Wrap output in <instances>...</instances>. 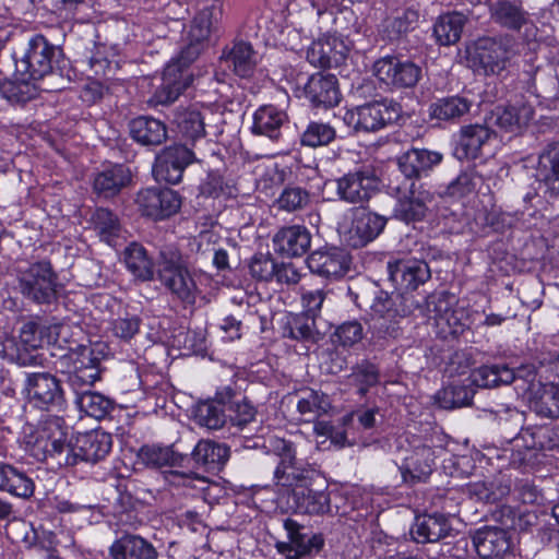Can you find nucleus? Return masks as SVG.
<instances>
[{
  "label": "nucleus",
  "mask_w": 559,
  "mask_h": 559,
  "mask_svg": "<svg viewBox=\"0 0 559 559\" xmlns=\"http://www.w3.org/2000/svg\"><path fill=\"white\" fill-rule=\"evenodd\" d=\"M123 262L134 277L141 281L153 278V262L143 246L131 242L123 251Z\"/></svg>",
  "instance_id": "43"
},
{
  "label": "nucleus",
  "mask_w": 559,
  "mask_h": 559,
  "mask_svg": "<svg viewBox=\"0 0 559 559\" xmlns=\"http://www.w3.org/2000/svg\"><path fill=\"white\" fill-rule=\"evenodd\" d=\"M455 299L448 293H440L435 300L433 320L438 333L443 337L456 336L464 331L462 312L453 309Z\"/></svg>",
  "instance_id": "26"
},
{
  "label": "nucleus",
  "mask_w": 559,
  "mask_h": 559,
  "mask_svg": "<svg viewBox=\"0 0 559 559\" xmlns=\"http://www.w3.org/2000/svg\"><path fill=\"white\" fill-rule=\"evenodd\" d=\"M465 22V16L457 12L441 15L433 26L436 40L443 46L455 44L461 38Z\"/></svg>",
  "instance_id": "44"
},
{
  "label": "nucleus",
  "mask_w": 559,
  "mask_h": 559,
  "mask_svg": "<svg viewBox=\"0 0 559 559\" xmlns=\"http://www.w3.org/2000/svg\"><path fill=\"white\" fill-rule=\"evenodd\" d=\"M139 329L140 319L136 316L120 317L111 323L112 334L124 341L132 338Z\"/></svg>",
  "instance_id": "58"
},
{
  "label": "nucleus",
  "mask_w": 559,
  "mask_h": 559,
  "mask_svg": "<svg viewBox=\"0 0 559 559\" xmlns=\"http://www.w3.org/2000/svg\"><path fill=\"white\" fill-rule=\"evenodd\" d=\"M373 74L389 88L414 87L421 79V68L409 60L395 56H385L373 63Z\"/></svg>",
  "instance_id": "7"
},
{
  "label": "nucleus",
  "mask_w": 559,
  "mask_h": 559,
  "mask_svg": "<svg viewBox=\"0 0 559 559\" xmlns=\"http://www.w3.org/2000/svg\"><path fill=\"white\" fill-rule=\"evenodd\" d=\"M111 443V436L102 430L78 433L74 443L70 442L63 465L73 466L79 461L96 463L109 453Z\"/></svg>",
  "instance_id": "10"
},
{
  "label": "nucleus",
  "mask_w": 559,
  "mask_h": 559,
  "mask_svg": "<svg viewBox=\"0 0 559 559\" xmlns=\"http://www.w3.org/2000/svg\"><path fill=\"white\" fill-rule=\"evenodd\" d=\"M297 412L305 421H313L332 408L326 394L316 390H304L298 395Z\"/></svg>",
  "instance_id": "42"
},
{
  "label": "nucleus",
  "mask_w": 559,
  "mask_h": 559,
  "mask_svg": "<svg viewBox=\"0 0 559 559\" xmlns=\"http://www.w3.org/2000/svg\"><path fill=\"white\" fill-rule=\"evenodd\" d=\"M88 388H84L80 391H74L76 393V404L82 412L86 415L94 417L96 419L104 418L111 408V402L104 395L91 392L87 390Z\"/></svg>",
  "instance_id": "49"
},
{
  "label": "nucleus",
  "mask_w": 559,
  "mask_h": 559,
  "mask_svg": "<svg viewBox=\"0 0 559 559\" xmlns=\"http://www.w3.org/2000/svg\"><path fill=\"white\" fill-rule=\"evenodd\" d=\"M26 391L29 400L39 408L61 405L63 401L60 382L50 373L29 374L26 380Z\"/></svg>",
  "instance_id": "20"
},
{
  "label": "nucleus",
  "mask_w": 559,
  "mask_h": 559,
  "mask_svg": "<svg viewBox=\"0 0 559 559\" xmlns=\"http://www.w3.org/2000/svg\"><path fill=\"white\" fill-rule=\"evenodd\" d=\"M275 262L266 255H255L250 265V273L253 277L261 281H269L274 276Z\"/></svg>",
  "instance_id": "62"
},
{
  "label": "nucleus",
  "mask_w": 559,
  "mask_h": 559,
  "mask_svg": "<svg viewBox=\"0 0 559 559\" xmlns=\"http://www.w3.org/2000/svg\"><path fill=\"white\" fill-rule=\"evenodd\" d=\"M449 519L443 514H423L415 519L411 534L416 543H436L451 533Z\"/></svg>",
  "instance_id": "30"
},
{
  "label": "nucleus",
  "mask_w": 559,
  "mask_h": 559,
  "mask_svg": "<svg viewBox=\"0 0 559 559\" xmlns=\"http://www.w3.org/2000/svg\"><path fill=\"white\" fill-rule=\"evenodd\" d=\"M333 127L323 122H310L301 135V143L310 147L326 145L335 139Z\"/></svg>",
  "instance_id": "52"
},
{
  "label": "nucleus",
  "mask_w": 559,
  "mask_h": 559,
  "mask_svg": "<svg viewBox=\"0 0 559 559\" xmlns=\"http://www.w3.org/2000/svg\"><path fill=\"white\" fill-rule=\"evenodd\" d=\"M139 460L151 467L174 466L179 464L181 456L176 454L170 447L143 445L139 453Z\"/></svg>",
  "instance_id": "50"
},
{
  "label": "nucleus",
  "mask_w": 559,
  "mask_h": 559,
  "mask_svg": "<svg viewBox=\"0 0 559 559\" xmlns=\"http://www.w3.org/2000/svg\"><path fill=\"white\" fill-rule=\"evenodd\" d=\"M525 367L526 366H523L519 369L515 374L514 371L506 365L481 366L472 372V382L479 388H493L511 382L516 384V379L520 378V373Z\"/></svg>",
  "instance_id": "39"
},
{
  "label": "nucleus",
  "mask_w": 559,
  "mask_h": 559,
  "mask_svg": "<svg viewBox=\"0 0 559 559\" xmlns=\"http://www.w3.org/2000/svg\"><path fill=\"white\" fill-rule=\"evenodd\" d=\"M58 52L57 47L43 35H36L29 40L25 56L17 63L19 71L27 74L29 80H40L51 73Z\"/></svg>",
  "instance_id": "12"
},
{
  "label": "nucleus",
  "mask_w": 559,
  "mask_h": 559,
  "mask_svg": "<svg viewBox=\"0 0 559 559\" xmlns=\"http://www.w3.org/2000/svg\"><path fill=\"white\" fill-rule=\"evenodd\" d=\"M433 451L428 445H417L404 459L401 473L405 481H425L432 472Z\"/></svg>",
  "instance_id": "32"
},
{
  "label": "nucleus",
  "mask_w": 559,
  "mask_h": 559,
  "mask_svg": "<svg viewBox=\"0 0 559 559\" xmlns=\"http://www.w3.org/2000/svg\"><path fill=\"white\" fill-rule=\"evenodd\" d=\"M296 523L287 521L285 527L289 534V543H281L277 545L278 551L286 556V559H299V557L310 552L312 549L319 550L323 545L320 536L311 537L301 534L296 527Z\"/></svg>",
  "instance_id": "34"
},
{
  "label": "nucleus",
  "mask_w": 559,
  "mask_h": 559,
  "mask_svg": "<svg viewBox=\"0 0 559 559\" xmlns=\"http://www.w3.org/2000/svg\"><path fill=\"white\" fill-rule=\"evenodd\" d=\"M92 223L99 238L111 247H117L126 239V230L120 225L118 217L107 209H97Z\"/></svg>",
  "instance_id": "37"
},
{
  "label": "nucleus",
  "mask_w": 559,
  "mask_h": 559,
  "mask_svg": "<svg viewBox=\"0 0 559 559\" xmlns=\"http://www.w3.org/2000/svg\"><path fill=\"white\" fill-rule=\"evenodd\" d=\"M174 121L178 130L189 139L194 140L204 135V117L195 106L177 110Z\"/></svg>",
  "instance_id": "48"
},
{
  "label": "nucleus",
  "mask_w": 559,
  "mask_h": 559,
  "mask_svg": "<svg viewBox=\"0 0 559 559\" xmlns=\"http://www.w3.org/2000/svg\"><path fill=\"white\" fill-rule=\"evenodd\" d=\"M68 429L63 428L60 418H51L40 425L35 431L26 435L25 451L37 461L53 457L63 465L64 455L70 449Z\"/></svg>",
  "instance_id": "3"
},
{
  "label": "nucleus",
  "mask_w": 559,
  "mask_h": 559,
  "mask_svg": "<svg viewBox=\"0 0 559 559\" xmlns=\"http://www.w3.org/2000/svg\"><path fill=\"white\" fill-rule=\"evenodd\" d=\"M130 181V170L121 164H115L104 167L95 175L93 187L98 195L111 198L118 194Z\"/></svg>",
  "instance_id": "33"
},
{
  "label": "nucleus",
  "mask_w": 559,
  "mask_h": 559,
  "mask_svg": "<svg viewBox=\"0 0 559 559\" xmlns=\"http://www.w3.org/2000/svg\"><path fill=\"white\" fill-rule=\"evenodd\" d=\"M275 251L287 257H300L311 245V234L306 226L290 225L282 227L273 237Z\"/></svg>",
  "instance_id": "27"
},
{
  "label": "nucleus",
  "mask_w": 559,
  "mask_h": 559,
  "mask_svg": "<svg viewBox=\"0 0 559 559\" xmlns=\"http://www.w3.org/2000/svg\"><path fill=\"white\" fill-rule=\"evenodd\" d=\"M515 45L511 39L480 40L476 48V59L485 74H500L507 69L510 60L515 56Z\"/></svg>",
  "instance_id": "15"
},
{
  "label": "nucleus",
  "mask_w": 559,
  "mask_h": 559,
  "mask_svg": "<svg viewBox=\"0 0 559 559\" xmlns=\"http://www.w3.org/2000/svg\"><path fill=\"white\" fill-rule=\"evenodd\" d=\"M535 176L544 183L546 193L559 198V140L547 144L540 152Z\"/></svg>",
  "instance_id": "24"
},
{
  "label": "nucleus",
  "mask_w": 559,
  "mask_h": 559,
  "mask_svg": "<svg viewBox=\"0 0 559 559\" xmlns=\"http://www.w3.org/2000/svg\"><path fill=\"white\" fill-rule=\"evenodd\" d=\"M309 193L300 187H287L277 199L281 210L294 212L304 209L309 203Z\"/></svg>",
  "instance_id": "55"
},
{
  "label": "nucleus",
  "mask_w": 559,
  "mask_h": 559,
  "mask_svg": "<svg viewBox=\"0 0 559 559\" xmlns=\"http://www.w3.org/2000/svg\"><path fill=\"white\" fill-rule=\"evenodd\" d=\"M160 255L164 260V265L159 270L162 283L183 302L194 304L200 290L195 277L180 264V255L173 252L169 260L166 252L162 251Z\"/></svg>",
  "instance_id": "8"
},
{
  "label": "nucleus",
  "mask_w": 559,
  "mask_h": 559,
  "mask_svg": "<svg viewBox=\"0 0 559 559\" xmlns=\"http://www.w3.org/2000/svg\"><path fill=\"white\" fill-rule=\"evenodd\" d=\"M114 559H156L155 548L136 535H124L110 547Z\"/></svg>",
  "instance_id": "36"
},
{
  "label": "nucleus",
  "mask_w": 559,
  "mask_h": 559,
  "mask_svg": "<svg viewBox=\"0 0 559 559\" xmlns=\"http://www.w3.org/2000/svg\"><path fill=\"white\" fill-rule=\"evenodd\" d=\"M194 160V153L185 145L168 146L156 156L153 175L157 181L178 183L185 168Z\"/></svg>",
  "instance_id": "13"
},
{
  "label": "nucleus",
  "mask_w": 559,
  "mask_h": 559,
  "mask_svg": "<svg viewBox=\"0 0 559 559\" xmlns=\"http://www.w3.org/2000/svg\"><path fill=\"white\" fill-rule=\"evenodd\" d=\"M441 160L442 154L437 151L412 148L399 158V167L408 179L407 181H412L411 179L429 173Z\"/></svg>",
  "instance_id": "31"
},
{
  "label": "nucleus",
  "mask_w": 559,
  "mask_h": 559,
  "mask_svg": "<svg viewBox=\"0 0 559 559\" xmlns=\"http://www.w3.org/2000/svg\"><path fill=\"white\" fill-rule=\"evenodd\" d=\"M56 280L50 263L38 262L21 274L20 289L23 296L37 304H49L56 298Z\"/></svg>",
  "instance_id": "9"
},
{
  "label": "nucleus",
  "mask_w": 559,
  "mask_h": 559,
  "mask_svg": "<svg viewBox=\"0 0 559 559\" xmlns=\"http://www.w3.org/2000/svg\"><path fill=\"white\" fill-rule=\"evenodd\" d=\"M0 490L21 499H29L34 495L35 484L13 465L0 463Z\"/></svg>",
  "instance_id": "35"
},
{
  "label": "nucleus",
  "mask_w": 559,
  "mask_h": 559,
  "mask_svg": "<svg viewBox=\"0 0 559 559\" xmlns=\"http://www.w3.org/2000/svg\"><path fill=\"white\" fill-rule=\"evenodd\" d=\"M60 365L68 374V382L73 391L90 388L99 379V359L90 346L78 345L70 348L61 356Z\"/></svg>",
  "instance_id": "5"
},
{
  "label": "nucleus",
  "mask_w": 559,
  "mask_h": 559,
  "mask_svg": "<svg viewBox=\"0 0 559 559\" xmlns=\"http://www.w3.org/2000/svg\"><path fill=\"white\" fill-rule=\"evenodd\" d=\"M259 61V53L245 41L235 44L228 57L234 72L240 78L251 76Z\"/></svg>",
  "instance_id": "45"
},
{
  "label": "nucleus",
  "mask_w": 559,
  "mask_h": 559,
  "mask_svg": "<svg viewBox=\"0 0 559 559\" xmlns=\"http://www.w3.org/2000/svg\"><path fill=\"white\" fill-rule=\"evenodd\" d=\"M136 203L143 215L163 219L180 209V198L171 189H144L139 192Z\"/></svg>",
  "instance_id": "17"
},
{
  "label": "nucleus",
  "mask_w": 559,
  "mask_h": 559,
  "mask_svg": "<svg viewBox=\"0 0 559 559\" xmlns=\"http://www.w3.org/2000/svg\"><path fill=\"white\" fill-rule=\"evenodd\" d=\"M378 180L373 174L358 170L345 174L335 180L336 193L341 200L358 203L368 200L374 192Z\"/></svg>",
  "instance_id": "19"
},
{
  "label": "nucleus",
  "mask_w": 559,
  "mask_h": 559,
  "mask_svg": "<svg viewBox=\"0 0 559 559\" xmlns=\"http://www.w3.org/2000/svg\"><path fill=\"white\" fill-rule=\"evenodd\" d=\"M362 326L357 321L341 324L333 334V342L344 347H350L362 340Z\"/></svg>",
  "instance_id": "56"
},
{
  "label": "nucleus",
  "mask_w": 559,
  "mask_h": 559,
  "mask_svg": "<svg viewBox=\"0 0 559 559\" xmlns=\"http://www.w3.org/2000/svg\"><path fill=\"white\" fill-rule=\"evenodd\" d=\"M325 293L322 289L306 290L301 295L302 313L309 318H319Z\"/></svg>",
  "instance_id": "59"
},
{
  "label": "nucleus",
  "mask_w": 559,
  "mask_h": 559,
  "mask_svg": "<svg viewBox=\"0 0 559 559\" xmlns=\"http://www.w3.org/2000/svg\"><path fill=\"white\" fill-rule=\"evenodd\" d=\"M349 381L358 388L360 394H365L379 382V371L372 364L362 362L353 370Z\"/></svg>",
  "instance_id": "54"
},
{
  "label": "nucleus",
  "mask_w": 559,
  "mask_h": 559,
  "mask_svg": "<svg viewBox=\"0 0 559 559\" xmlns=\"http://www.w3.org/2000/svg\"><path fill=\"white\" fill-rule=\"evenodd\" d=\"M471 109V102L464 97L452 96L436 100L429 107V115L437 120H455Z\"/></svg>",
  "instance_id": "46"
},
{
  "label": "nucleus",
  "mask_w": 559,
  "mask_h": 559,
  "mask_svg": "<svg viewBox=\"0 0 559 559\" xmlns=\"http://www.w3.org/2000/svg\"><path fill=\"white\" fill-rule=\"evenodd\" d=\"M272 451L280 457L274 471L273 480L278 487L286 488L294 493L297 487L311 485L318 477V472L308 463L296 460V450L290 441L281 438L270 440Z\"/></svg>",
  "instance_id": "2"
},
{
  "label": "nucleus",
  "mask_w": 559,
  "mask_h": 559,
  "mask_svg": "<svg viewBox=\"0 0 559 559\" xmlns=\"http://www.w3.org/2000/svg\"><path fill=\"white\" fill-rule=\"evenodd\" d=\"M306 98L314 106L333 107L340 102L337 80L334 75L313 74L305 85Z\"/></svg>",
  "instance_id": "29"
},
{
  "label": "nucleus",
  "mask_w": 559,
  "mask_h": 559,
  "mask_svg": "<svg viewBox=\"0 0 559 559\" xmlns=\"http://www.w3.org/2000/svg\"><path fill=\"white\" fill-rule=\"evenodd\" d=\"M390 280L402 292H413L430 278L428 264L418 259H404L388 263Z\"/></svg>",
  "instance_id": "16"
},
{
  "label": "nucleus",
  "mask_w": 559,
  "mask_h": 559,
  "mask_svg": "<svg viewBox=\"0 0 559 559\" xmlns=\"http://www.w3.org/2000/svg\"><path fill=\"white\" fill-rule=\"evenodd\" d=\"M309 270L329 280H338L346 275L350 265V255L337 247H324L314 250L307 258Z\"/></svg>",
  "instance_id": "14"
},
{
  "label": "nucleus",
  "mask_w": 559,
  "mask_h": 559,
  "mask_svg": "<svg viewBox=\"0 0 559 559\" xmlns=\"http://www.w3.org/2000/svg\"><path fill=\"white\" fill-rule=\"evenodd\" d=\"M431 193L416 181H406L399 189L396 204L393 210L394 217L405 222H420L426 217Z\"/></svg>",
  "instance_id": "11"
},
{
  "label": "nucleus",
  "mask_w": 559,
  "mask_h": 559,
  "mask_svg": "<svg viewBox=\"0 0 559 559\" xmlns=\"http://www.w3.org/2000/svg\"><path fill=\"white\" fill-rule=\"evenodd\" d=\"M286 120L287 116L283 110L274 106H262L253 115L252 131L271 140H277Z\"/></svg>",
  "instance_id": "38"
},
{
  "label": "nucleus",
  "mask_w": 559,
  "mask_h": 559,
  "mask_svg": "<svg viewBox=\"0 0 559 559\" xmlns=\"http://www.w3.org/2000/svg\"><path fill=\"white\" fill-rule=\"evenodd\" d=\"M516 390L531 403L536 414L559 418V385L543 383L534 367L526 366L516 379Z\"/></svg>",
  "instance_id": "4"
},
{
  "label": "nucleus",
  "mask_w": 559,
  "mask_h": 559,
  "mask_svg": "<svg viewBox=\"0 0 559 559\" xmlns=\"http://www.w3.org/2000/svg\"><path fill=\"white\" fill-rule=\"evenodd\" d=\"M230 420L233 425L243 428L246 425L251 423L255 417L254 406L247 400L234 402L231 405Z\"/></svg>",
  "instance_id": "60"
},
{
  "label": "nucleus",
  "mask_w": 559,
  "mask_h": 559,
  "mask_svg": "<svg viewBox=\"0 0 559 559\" xmlns=\"http://www.w3.org/2000/svg\"><path fill=\"white\" fill-rule=\"evenodd\" d=\"M276 281L285 284H297L300 281V273L293 263L275 265L274 276Z\"/></svg>",
  "instance_id": "64"
},
{
  "label": "nucleus",
  "mask_w": 559,
  "mask_h": 559,
  "mask_svg": "<svg viewBox=\"0 0 559 559\" xmlns=\"http://www.w3.org/2000/svg\"><path fill=\"white\" fill-rule=\"evenodd\" d=\"M476 177L468 173H462L457 176L455 181L450 186V192L453 195H466L475 190Z\"/></svg>",
  "instance_id": "63"
},
{
  "label": "nucleus",
  "mask_w": 559,
  "mask_h": 559,
  "mask_svg": "<svg viewBox=\"0 0 559 559\" xmlns=\"http://www.w3.org/2000/svg\"><path fill=\"white\" fill-rule=\"evenodd\" d=\"M473 545L483 559H504L511 550L507 531L496 526H484L473 535Z\"/></svg>",
  "instance_id": "23"
},
{
  "label": "nucleus",
  "mask_w": 559,
  "mask_h": 559,
  "mask_svg": "<svg viewBox=\"0 0 559 559\" xmlns=\"http://www.w3.org/2000/svg\"><path fill=\"white\" fill-rule=\"evenodd\" d=\"M318 318H309L301 313L294 320L292 326V334L296 338H314L316 334L319 333V329L317 325Z\"/></svg>",
  "instance_id": "61"
},
{
  "label": "nucleus",
  "mask_w": 559,
  "mask_h": 559,
  "mask_svg": "<svg viewBox=\"0 0 559 559\" xmlns=\"http://www.w3.org/2000/svg\"><path fill=\"white\" fill-rule=\"evenodd\" d=\"M418 22V14L415 11L407 10L390 21L386 24V32L390 39H396L400 36L414 29Z\"/></svg>",
  "instance_id": "57"
},
{
  "label": "nucleus",
  "mask_w": 559,
  "mask_h": 559,
  "mask_svg": "<svg viewBox=\"0 0 559 559\" xmlns=\"http://www.w3.org/2000/svg\"><path fill=\"white\" fill-rule=\"evenodd\" d=\"M194 419L200 426L216 430L224 426L226 416L219 402L205 401L198 404Z\"/></svg>",
  "instance_id": "51"
},
{
  "label": "nucleus",
  "mask_w": 559,
  "mask_h": 559,
  "mask_svg": "<svg viewBox=\"0 0 559 559\" xmlns=\"http://www.w3.org/2000/svg\"><path fill=\"white\" fill-rule=\"evenodd\" d=\"M493 16L499 23L513 29H519L525 23L524 12L508 1H501L495 5Z\"/></svg>",
  "instance_id": "53"
},
{
  "label": "nucleus",
  "mask_w": 559,
  "mask_h": 559,
  "mask_svg": "<svg viewBox=\"0 0 559 559\" xmlns=\"http://www.w3.org/2000/svg\"><path fill=\"white\" fill-rule=\"evenodd\" d=\"M192 455L197 463L210 468H216L228 460L229 449L223 443L201 440L194 447Z\"/></svg>",
  "instance_id": "47"
},
{
  "label": "nucleus",
  "mask_w": 559,
  "mask_h": 559,
  "mask_svg": "<svg viewBox=\"0 0 559 559\" xmlns=\"http://www.w3.org/2000/svg\"><path fill=\"white\" fill-rule=\"evenodd\" d=\"M348 51L342 38L326 35L311 43L307 49V60L319 68L336 67L345 60Z\"/></svg>",
  "instance_id": "22"
},
{
  "label": "nucleus",
  "mask_w": 559,
  "mask_h": 559,
  "mask_svg": "<svg viewBox=\"0 0 559 559\" xmlns=\"http://www.w3.org/2000/svg\"><path fill=\"white\" fill-rule=\"evenodd\" d=\"M495 132L484 124H469L461 129L456 153L460 157L475 159L492 154Z\"/></svg>",
  "instance_id": "18"
},
{
  "label": "nucleus",
  "mask_w": 559,
  "mask_h": 559,
  "mask_svg": "<svg viewBox=\"0 0 559 559\" xmlns=\"http://www.w3.org/2000/svg\"><path fill=\"white\" fill-rule=\"evenodd\" d=\"M221 17L222 8L213 4L200 11L193 19L188 34L189 44L165 67L162 83L153 95L155 104L167 105L175 102L191 84L192 74L189 72V66L200 55L203 43L209 39Z\"/></svg>",
  "instance_id": "1"
},
{
  "label": "nucleus",
  "mask_w": 559,
  "mask_h": 559,
  "mask_svg": "<svg viewBox=\"0 0 559 559\" xmlns=\"http://www.w3.org/2000/svg\"><path fill=\"white\" fill-rule=\"evenodd\" d=\"M385 221L371 212L358 209L353 212L350 226L345 231V240L350 247H364L382 231Z\"/></svg>",
  "instance_id": "21"
},
{
  "label": "nucleus",
  "mask_w": 559,
  "mask_h": 559,
  "mask_svg": "<svg viewBox=\"0 0 559 559\" xmlns=\"http://www.w3.org/2000/svg\"><path fill=\"white\" fill-rule=\"evenodd\" d=\"M401 115L402 107L399 103L384 99L347 110L344 121L356 131L371 132L396 122Z\"/></svg>",
  "instance_id": "6"
},
{
  "label": "nucleus",
  "mask_w": 559,
  "mask_h": 559,
  "mask_svg": "<svg viewBox=\"0 0 559 559\" xmlns=\"http://www.w3.org/2000/svg\"><path fill=\"white\" fill-rule=\"evenodd\" d=\"M132 138L143 145H158L167 136L165 124L150 117H138L130 123Z\"/></svg>",
  "instance_id": "41"
},
{
  "label": "nucleus",
  "mask_w": 559,
  "mask_h": 559,
  "mask_svg": "<svg viewBox=\"0 0 559 559\" xmlns=\"http://www.w3.org/2000/svg\"><path fill=\"white\" fill-rule=\"evenodd\" d=\"M64 329L58 323L27 321L21 326L20 344L25 350L56 344Z\"/></svg>",
  "instance_id": "25"
},
{
  "label": "nucleus",
  "mask_w": 559,
  "mask_h": 559,
  "mask_svg": "<svg viewBox=\"0 0 559 559\" xmlns=\"http://www.w3.org/2000/svg\"><path fill=\"white\" fill-rule=\"evenodd\" d=\"M533 116V107L520 102L496 107L490 115V121L506 132L516 133L528 124Z\"/></svg>",
  "instance_id": "28"
},
{
  "label": "nucleus",
  "mask_w": 559,
  "mask_h": 559,
  "mask_svg": "<svg viewBox=\"0 0 559 559\" xmlns=\"http://www.w3.org/2000/svg\"><path fill=\"white\" fill-rule=\"evenodd\" d=\"M292 498L295 510L300 513L321 514L330 508L328 493L323 490H312L310 485L297 487Z\"/></svg>",
  "instance_id": "40"
}]
</instances>
